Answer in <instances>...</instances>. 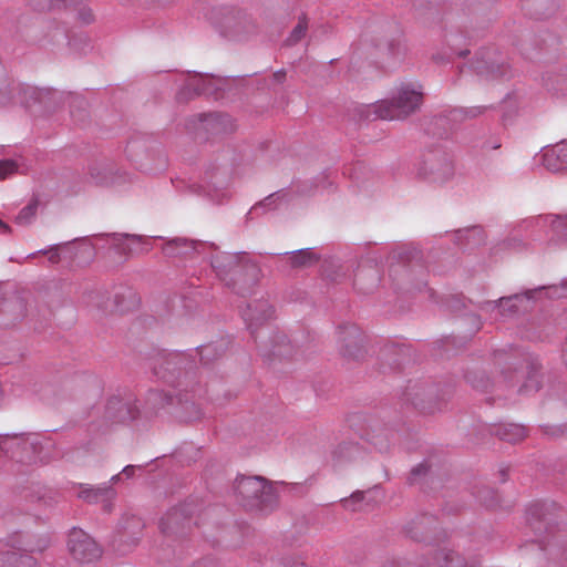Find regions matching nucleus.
Here are the masks:
<instances>
[{
	"label": "nucleus",
	"instance_id": "obj_45",
	"mask_svg": "<svg viewBox=\"0 0 567 567\" xmlns=\"http://www.w3.org/2000/svg\"><path fill=\"white\" fill-rule=\"evenodd\" d=\"M164 401L165 400V403H171L172 401V398L168 396L167 394H164L163 392L161 391H151L150 394H148V401L152 402V403H157V401Z\"/></svg>",
	"mask_w": 567,
	"mask_h": 567
},
{
	"label": "nucleus",
	"instance_id": "obj_56",
	"mask_svg": "<svg viewBox=\"0 0 567 567\" xmlns=\"http://www.w3.org/2000/svg\"><path fill=\"white\" fill-rule=\"evenodd\" d=\"M120 475H121V474L113 475V476L111 477V481H110V482H111V483H116V482H118V481H120Z\"/></svg>",
	"mask_w": 567,
	"mask_h": 567
},
{
	"label": "nucleus",
	"instance_id": "obj_59",
	"mask_svg": "<svg viewBox=\"0 0 567 567\" xmlns=\"http://www.w3.org/2000/svg\"><path fill=\"white\" fill-rule=\"evenodd\" d=\"M499 146H501L499 144H494V145H492L491 147H492V148H494V150H496V148H498Z\"/></svg>",
	"mask_w": 567,
	"mask_h": 567
},
{
	"label": "nucleus",
	"instance_id": "obj_16",
	"mask_svg": "<svg viewBox=\"0 0 567 567\" xmlns=\"http://www.w3.org/2000/svg\"><path fill=\"white\" fill-rule=\"evenodd\" d=\"M218 89V81L215 78L194 74L187 79L185 86L179 92V96L192 99L200 94L210 95L214 94Z\"/></svg>",
	"mask_w": 567,
	"mask_h": 567
},
{
	"label": "nucleus",
	"instance_id": "obj_3",
	"mask_svg": "<svg viewBox=\"0 0 567 567\" xmlns=\"http://www.w3.org/2000/svg\"><path fill=\"white\" fill-rule=\"evenodd\" d=\"M422 100L420 85L401 84L392 99L379 102L373 106V111L382 120H402L415 112Z\"/></svg>",
	"mask_w": 567,
	"mask_h": 567
},
{
	"label": "nucleus",
	"instance_id": "obj_27",
	"mask_svg": "<svg viewBox=\"0 0 567 567\" xmlns=\"http://www.w3.org/2000/svg\"><path fill=\"white\" fill-rule=\"evenodd\" d=\"M223 346L217 343H208L197 347L195 354L199 357V361L207 365L223 354Z\"/></svg>",
	"mask_w": 567,
	"mask_h": 567
},
{
	"label": "nucleus",
	"instance_id": "obj_51",
	"mask_svg": "<svg viewBox=\"0 0 567 567\" xmlns=\"http://www.w3.org/2000/svg\"><path fill=\"white\" fill-rule=\"evenodd\" d=\"M68 99L70 100L71 104L78 103L81 106L85 104V101L82 97H80L78 95H73L71 93L68 94Z\"/></svg>",
	"mask_w": 567,
	"mask_h": 567
},
{
	"label": "nucleus",
	"instance_id": "obj_18",
	"mask_svg": "<svg viewBox=\"0 0 567 567\" xmlns=\"http://www.w3.org/2000/svg\"><path fill=\"white\" fill-rule=\"evenodd\" d=\"M379 282L380 271L375 266H360L354 274V288L362 293L373 291L379 286Z\"/></svg>",
	"mask_w": 567,
	"mask_h": 567
},
{
	"label": "nucleus",
	"instance_id": "obj_61",
	"mask_svg": "<svg viewBox=\"0 0 567 567\" xmlns=\"http://www.w3.org/2000/svg\"><path fill=\"white\" fill-rule=\"evenodd\" d=\"M287 338L285 336L281 337V341L285 342Z\"/></svg>",
	"mask_w": 567,
	"mask_h": 567
},
{
	"label": "nucleus",
	"instance_id": "obj_25",
	"mask_svg": "<svg viewBox=\"0 0 567 567\" xmlns=\"http://www.w3.org/2000/svg\"><path fill=\"white\" fill-rule=\"evenodd\" d=\"M435 566L437 567H475V566H466L464 559L451 550L442 549L440 550L434 558Z\"/></svg>",
	"mask_w": 567,
	"mask_h": 567
},
{
	"label": "nucleus",
	"instance_id": "obj_39",
	"mask_svg": "<svg viewBox=\"0 0 567 567\" xmlns=\"http://www.w3.org/2000/svg\"><path fill=\"white\" fill-rule=\"evenodd\" d=\"M37 10H50L58 7L60 3L65 6L72 4L75 0H29Z\"/></svg>",
	"mask_w": 567,
	"mask_h": 567
},
{
	"label": "nucleus",
	"instance_id": "obj_43",
	"mask_svg": "<svg viewBox=\"0 0 567 567\" xmlns=\"http://www.w3.org/2000/svg\"><path fill=\"white\" fill-rule=\"evenodd\" d=\"M32 434H24L23 435V443L22 444V447L20 449V452H16V451H12V458L16 460L17 462H20V463H27V460H23L22 457L23 456H27L28 454H30V452H33L30 447H27V442H29V437L31 436Z\"/></svg>",
	"mask_w": 567,
	"mask_h": 567
},
{
	"label": "nucleus",
	"instance_id": "obj_20",
	"mask_svg": "<svg viewBox=\"0 0 567 567\" xmlns=\"http://www.w3.org/2000/svg\"><path fill=\"white\" fill-rule=\"evenodd\" d=\"M244 254L220 252L212 258V267L216 275L226 280L227 276L239 267L240 259Z\"/></svg>",
	"mask_w": 567,
	"mask_h": 567
},
{
	"label": "nucleus",
	"instance_id": "obj_7",
	"mask_svg": "<svg viewBox=\"0 0 567 567\" xmlns=\"http://www.w3.org/2000/svg\"><path fill=\"white\" fill-rule=\"evenodd\" d=\"M471 68L477 75L487 80L504 78L511 73V68L505 62L504 55L492 49L480 52L472 62Z\"/></svg>",
	"mask_w": 567,
	"mask_h": 567
},
{
	"label": "nucleus",
	"instance_id": "obj_33",
	"mask_svg": "<svg viewBox=\"0 0 567 567\" xmlns=\"http://www.w3.org/2000/svg\"><path fill=\"white\" fill-rule=\"evenodd\" d=\"M40 202L38 198L31 199V202L24 206L19 214L16 217V221L19 225H29L33 221L38 208H39Z\"/></svg>",
	"mask_w": 567,
	"mask_h": 567
},
{
	"label": "nucleus",
	"instance_id": "obj_19",
	"mask_svg": "<svg viewBox=\"0 0 567 567\" xmlns=\"http://www.w3.org/2000/svg\"><path fill=\"white\" fill-rule=\"evenodd\" d=\"M538 226L548 228L551 240H567V215H546L536 218Z\"/></svg>",
	"mask_w": 567,
	"mask_h": 567
},
{
	"label": "nucleus",
	"instance_id": "obj_58",
	"mask_svg": "<svg viewBox=\"0 0 567 567\" xmlns=\"http://www.w3.org/2000/svg\"><path fill=\"white\" fill-rule=\"evenodd\" d=\"M84 22L89 23L91 21V17L84 18Z\"/></svg>",
	"mask_w": 567,
	"mask_h": 567
},
{
	"label": "nucleus",
	"instance_id": "obj_4",
	"mask_svg": "<svg viewBox=\"0 0 567 567\" xmlns=\"http://www.w3.org/2000/svg\"><path fill=\"white\" fill-rule=\"evenodd\" d=\"M549 291V297L563 298L567 297V280H563L560 286L538 287L536 289H529L522 293H515L508 297H502L494 301H484L478 305V309L482 311H493L499 309L503 317L513 316L519 311V303L523 300L530 301L535 300L536 296L542 293L543 290Z\"/></svg>",
	"mask_w": 567,
	"mask_h": 567
},
{
	"label": "nucleus",
	"instance_id": "obj_31",
	"mask_svg": "<svg viewBox=\"0 0 567 567\" xmlns=\"http://www.w3.org/2000/svg\"><path fill=\"white\" fill-rule=\"evenodd\" d=\"M489 106H472V107H455L451 112L454 121H464L467 118H475L483 115Z\"/></svg>",
	"mask_w": 567,
	"mask_h": 567
},
{
	"label": "nucleus",
	"instance_id": "obj_57",
	"mask_svg": "<svg viewBox=\"0 0 567 567\" xmlns=\"http://www.w3.org/2000/svg\"><path fill=\"white\" fill-rule=\"evenodd\" d=\"M504 380H505L506 382H509V383H511V385H514V381H513V379H512V378L507 380V377H506V375H504Z\"/></svg>",
	"mask_w": 567,
	"mask_h": 567
},
{
	"label": "nucleus",
	"instance_id": "obj_28",
	"mask_svg": "<svg viewBox=\"0 0 567 567\" xmlns=\"http://www.w3.org/2000/svg\"><path fill=\"white\" fill-rule=\"evenodd\" d=\"M432 522L429 516H422L417 520L412 523V526L408 529L410 536L417 542H426L430 539L427 536V526Z\"/></svg>",
	"mask_w": 567,
	"mask_h": 567
},
{
	"label": "nucleus",
	"instance_id": "obj_23",
	"mask_svg": "<svg viewBox=\"0 0 567 567\" xmlns=\"http://www.w3.org/2000/svg\"><path fill=\"white\" fill-rule=\"evenodd\" d=\"M368 441L380 452H385L390 447L393 433L385 426L375 425L367 433Z\"/></svg>",
	"mask_w": 567,
	"mask_h": 567
},
{
	"label": "nucleus",
	"instance_id": "obj_37",
	"mask_svg": "<svg viewBox=\"0 0 567 567\" xmlns=\"http://www.w3.org/2000/svg\"><path fill=\"white\" fill-rule=\"evenodd\" d=\"M478 501L486 507H494L497 504V495L494 489L483 487L477 492Z\"/></svg>",
	"mask_w": 567,
	"mask_h": 567
},
{
	"label": "nucleus",
	"instance_id": "obj_44",
	"mask_svg": "<svg viewBox=\"0 0 567 567\" xmlns=\"http://www.w3.org/2000/svg\"><path fill=\"white\" fill-rule=\"evenodd\" d=\"M429 471V466L426 463H421L417 466L411 470V474L409 477L410 484H414L419 481L421 476H424Z\"/></svg>",
	"mask_w": 567,
	"mask_h": 567
},
{
	"label": "nucleus",
	"instance_id": "obj_49",
	"mask_svg": "<svg viewBox=\"0 0 567 567\" xmlns=\"http://www.w3.org/2000/svg\"><path fill=\"white\" fill-rule=\"evenodd\" d=\"M409 400H411V403L416 406V408H420L422 410L425 409V406L423 405V401L421 399H419V392L414 394V396H411L409 398Z\"/></svg>",
	"mask_w": 567,
	"mask_h": 567
},
{
	"label": "nucleus",
	"instance_id": "obj_42",
	"mask_svg": "<svg viewBox=\"0 0 567 567\" xmlns=\"http://www.w3.org/2000/svg\"><path fill=\"white\" fill-rule=\"evenodd\" d=\"M363 496L364 495L362 492L352 493L350 498L342 499L343 507L347 509L353 511V512L360 511L361 505H359V503H361V501L363 499Z\"/></svg>",
	"mask_w": 567,
	"mask_h": 567
},
{
	"label": "nucleus",
	"instance_id": "obj_14",
	"mask_svg": "<svg viewBox=\"0 0 567 567\" xmlns=\"http://www.w3.org/2000/svg\"><path fill=\"white\" fill-rule=\"evenodd\" d=\"M241 316L247 323V328L254 333L255 329L272 318L274 309L268 300H255L241 310Z\"/></svg>",
	"mask_w": 567,
	"mask_h": 567
},
{
	"label": "nucleus",
	"instance_id": "obj_2",
	"mask_svg": "<svg viewBox=\"0 0 567 567\" xmlns=\"http://www.w3.org/2000/svg\"><path fill=\"white\" fill-rule=\"evenodd\" d=\"M233 491L237 502L251 511L269 512L278 503L274 487L260 476H238Z\"/></svg>",
	"mask_w": 567,
	"mask_h": 567
},
{
	"label": "nucleus",
	"instance_id": "obj_40",
	"mask_svg": "<svg viewBox=\"0 0 567 567\" xmlns=\"http://www.w3.org/2000/svg\"><path fill=\"white\" fill-rule=\"evenodd\" d=\"M307 31V22L305 19H300L298 24L291 31L289 38L287 39L288 44L292 45L299 42L305 35Z\"/></svg>",
	"mask_w": 567,
	"mask_h": 567
},
{
	"label": "nucleus",
	"instance_id": "obj_8",
	"mask_svg": "<svg viewBox=\"0 0 567 567\" xmlns=\"http://www.w3.org/2000/svg\"><path fill=\"white\" fill-rule=\"evenodd\" d=\"M558 506L554 502H537L530 504L526 512L529 526L537 535L550 532L557 523Z\"/></svg>",
	"mask_w": 567,
	"mask_h": 567
},
{
	"label": "nucleus",
	"instance_id": "obj_41",
	"mask_svg": "<svg viewBox=\"0 0 567 567\" xmlns=\"http://www.w3.org/2000/svg\"><path fill=\"white\" fill-rule=\"evenodd\" d=\"M386 50L392 59L398 60L404 54L405 48L400 39H393L386 43Z\"/></svg>",
	"mask_w": 567,
	"mask_h": 567
},
{
	"label": "nucleus",
	"instance_id": "obj_26",
	"mask_svg": "<svg viewBox=\"0 0 567 567\" xmlns=\"http://www.w3.org/2000/svg\"><path fill=\"white\" fill-rule=\"evenodd\" d=\"M194 243L188 241L185 238H175L169 240L165 247H164V254L166 256L173 257V256H179V255H186L188 251L194 250Z\"/></svg>",
	"mask_w": 567,
	"mask_h": 567
},
{
	"label": "nucleus",
	"instance_id": "obj_1",
	"mask_svg": "<svg viewBox=\"0 0 567 567\" xmlns=\"http://www.w3.org/2000/svg\"><path fill=\"white\" fill-rule=\"evenodd\" d=\"M49 545L47 536L14 534L0 548V567H41L33 555L44 551Z\"/></svg>",
	"mask_w": 567,
	"mask_h": 567
},
{
	"label": "nucleus",
	"instance_id": "obj_46",
	"mask_svg": "<svg viewBox=\"0 0 567 567\" xmlns=\"http://www.w3.org/2000/svg\"><path fill=\"white\" fill-rule=\"evenodd\" d=\"M468 238L474 240V244H481L484 239V231L480 227H474L467 231Z\"/></svg>",
	"mask_w": 567,
	"mask_h": 567
},
{
	"label": "nucleus",
	"instance_id": "obj_54",
	"mask_svg": "<svg viewBox=\"0 0 567 567\" xmlns=\"http://www.w3.org/2000/svg\"><path fill=\"white\" fill-rule=\"evenodd\" d=\"M285 567H306L305 563L302 561H295L292 565H290L288 561H285Z\"/></svg>",
	"mask_w": 567,
	"mask_h": 567
},
{
	"label": "nucleus",
	"instance_id": "obj_13",
	"mask_svg": "<svg viewBox=\"0 0 567 567\" xmlns=\"http://www.w3.org/2000/svg\"><path fill=\"white\" fill-rule=\"evenodd\" d=\"M25 446L33 451L30 452V454L27 456L22 457L23 460H27L29 464L47 463L56 456L55 444L50 437L47 436H41L38 434L31 435Z\"/></svg>",
	"mask_w": 567,
	"mask_h": 567
},
{
	"label": "nucleus",
	"instance_id": "obj_53",
	"mask_svg": "<svg viewBox=\"0 0 567 567\" xmlns=\"http://www.w3.org/2000/svg\"><path fill=\"white\" fill-rule=\"evenodd\" d=\"M285 76H286V73H285L282 70L277 71V72L274 74L275 80H276L277 82H279V83L284 81Z\"/></svg>",
	"mask_w": 567,
	"mask_h": 567
},
{
	"label": "nucleus",
	"instance_id": "obj_34",
	"mask_svg": "<svg viewBox=\"0 0 567 567\" xmlns=\"http://www.w3.org/2000/svg\"><path fill=\"white\" fill-rule=\"evenodd\" d=\"M90 176L99 185H106L114 182V178L110 176V169L104 166H92L90 168Z\"/></svg>",
	"mask_w": 567,
	"mask_h": 567
},
{
	"label": "nucleus",
	"instance_id": "obj_6",
	"mask_svg": "<svg viewBox=\"0 0 567 567\" xmlns=\"http://www.w3.org/2000/svg\"><path fill=\"white\" fill-rule=\"evenodd\" d=\"M68 549L80 563H92L102 555L99 544L83 529L73 527L69 533Z\"/></svg>",
	"mask_w": 567,
	"mask_h": 567
},
{
	"label": "nucleus",
	"instance_id": "obj_55",
	"mask_svg": "<svg viewBox=\"0 0 567 567\" xmlns=\"http://www.w3.org/2000/svg\"><path fill=\"white\" fill-rule=\"evenodd\" d=\"M563 360H564L565 364L567 365V338H566V341H565L564 348H563Z\"/></svg>",
	"mask_w": 567,
	"mask_h": 567
},
{
	"label": "nucleus",
	"instance_id": "obj_17",
	"mask_svg": "<svg viewBox=\"0 0 567 567\" xmlns=\"http://www.w3.org/2000/svg\"><path fill=\"white\" fill-rule=\"evenodd\" d=\"M542 164L549 172L567 169V140L545 147L542 153Z\"/></svg>",
	"mask_w": 567,
	"mask_h": 567
},
{
	"label": "nucleus",
	"instance_id": "obj_52",
	"mask_svg": "<svg viewBox=\"0 0 567 567\" xmlns=\"http://www.w3.org/2000/svg\"><path fill=\"white\" fill-rule=\"evenodd\" d=\"M0 230L3 234H9L11 231V227L0 219Z\"/></svg>",
	"mask_w": 567,
	"mask_h": 567
},
{
	"label": "nucleus",
	"instance_id": "obj_21",
	"mask_svg": "<svg viewBox=\"0 0 567 567\" xmlns=\"http://www.w3.org/2000/svg\"><path fill=\"white\" fill-rule=\"evenodd\" d=\"M292 195L289 190L281 189L268 195L265 199L256 204L249 214H261L279 208L284 204H289Z\"/></svg>",
	"mask_w": 567,
	"mask_h": 567
},
{
	"label": "nucleus",
	"instance_id": "obj_63",
	"mask_svg": "<svg viewBox=\"0 0 567 567\" xmlns=\"http://www.w3.org/2000/svg\"><path fill=\"white\" fill-rule=\"evenodd\" d=\"M466 52L462 51L458 53L460 56L464 55Z\"/></svg>",
	"mask_w": 567,
	"mask_h": 567
},
{
	"label": "nucleus",
	"instance_id": "obj_60",
	"mask_svg": "<svg viewBox=\"0 0 567 567\" xmlns=\"http://www.w3.org/2000/svg\"><path fill=\"white\" fill-rule=\"evenodd\" d=\"M520 377H522V375H520V374L518 375V372H515V378H516V379H518V378H520Z\"/></svg>",
	"mask_w": 567,
	"mask_h": 567
},
{
	"label": "nucleus",
	"instance_id": "obj_22",
	"mask_svg": "<svg viewBox=\"0 0 567 567\" xmlns=\"http://www.w3.org/2000/svg\"><path fill=\"white\" fill-rule=\"evenodd\" d=\"M525 369L527 370L526 381L519 386L518 392L527 394L529 392H536L540 388V381L538 378L539 364L536 359H526Z\"/></svg>",
	"mask_w": 567,
	"mask_h": 567
},
{
	"label": "nucleus",
	"instance_id": "obj_29",
	"mask_svg": "<svg viewBox=\"0 0 567 567\" xmlns=\"http://www.w3.org/2000/svg\"><path fill=\"white\" fill-rule=\"evenodd\" d=\"M318 260V257L310 248L299 249L291 252L290 264L293 268L307 267Z\"/></svg>",
	"mask_w": 567,
	"mask_h": 567
},
{
	"label": "nucleus",
	"instance_id": "obj_62",
	"mask_svg": "<svg viewBox=\"0 0 567 567\" xmlns=\"http://www.w3.org/2000/svg\"><path fill=\"white\" fill-rule=\"evenodd\" d=\"M172 358H177L179 354H169Z\"/></svg>",
	"mask_w": 567,
	"mask_h": 567
},
{
	"label": "nucleus",
	"instance_id": "obj_24",
	"mask_svg": "<svg viewBox=\"0 0 567 567\" xmlns=\"http://www.w3.org/2000/svg\"><path fill=\"white\" fill-rule=\"evenodd\" d=\"M526 429L520 424L515 423H506L502 424L496 430V435L503 440L511 443H517L525 439Z\"/></svg>",
	"mask_w": 567,
	"mask_h": 567
},
{
	"label": "nucleus",
	"instance_id": "obj_35",
	"mask_svg": "<svg viewBox=\"0 0 567 567\" xmlns=\"http://www.w3.org/2000/svg\"><path fill=\"white\" fill-rule=\"evenodd\" d=\"M548 3V0H523V8L528 10L535 18L546 17L547 13L542 11Z\"/></svg>",
	"mask_w": 567,
	"mask_h": 567
},
{
	"label": "nucleus",
	"instance_id": "obj_38",
	"mask_svg": "<svg viewBox=\"0 0 567 567\" xmlns=\"http://www.w3.org/2000/svg\"><path fill=\"white\" fill-rule=\"evenodd\" d=\"M19 163L16 159H0V179H4L19 172Z\"/></svg>",
	"mask_w": 567,
	"mask_h": 567
},
{
	"label": "nucleus",
	"instance_id": "obj_48",
	"mask_svg": "<svg viewBox=\"0 0 567 567\" xmlns=\"http://www.w3.org/2000/svg\"><path fill=\"white\" fill-rule=\"evenodd\" d=\"M137 468H142V466H140V465H138V466H137V465H126V466L122 470V473H121V474L125 475V477H126V478H131V477L134 475V473H135V471H136Z\"/></svg>",
	"mask_w": 567,
	"mask_h": 567
},
{
	"label": "nucleus",
	"instance_id": "obj_36",
	"mask_svg": "<svg viewBox=\"0 0 567 567\" xmlns=\"http://www.w3.org/2000/svg\"><path fill=\"white\" fill-rule=\"evenodd\" d=\"M181 514L178 509H173L168 512L159 522V527L164 534H169L174 532L172 524L178 522Z\"/></svg>",
	"mask_w": 567,
	"mask_h": 567
},
{
	"label": "nucleus",
	"instance_id": "obj_9",
	"mask_svg": "<svg viewBox=\"0 0 567 567\" xmlns=\"http://www.w3.org/2000/svg\"><path fill=\"white\" fill-rule=\"evenodd\" d=\"M106 238L110 248L115 251V254L120 256H130L132 254L137 252H146L148 251V247H144L145 239L138 235H128V234H105L102 235Z\"/></svg>",
	"mask_w": 567,
	"mask_h": 567
},
{
	"label": "nucleus",
	"instance_id": "obj_32",
	"mask_svg": "<svg viewBox=\"0 0 567 567\" xmlns=\"http://www.w3.org/2000/svg\"><path fill=\"white\" fill-rule=\"evenodd\" d=\"M360 454V447L354 443L340 444L333 452L337 462L353 461Z\"/></svg>",
	"mask_w": 567,
	"mask_h": 567
},
{
	"label": "nucleus",
	"instance_id": "obj_11",
	"mask_svg": "<svg viewBox=\"0 0 567 567\" xmlns=\"http://www.w3.org/2000/svg\"><path fill=\"white\" fill-rule=\"evenodd\" d=\"M235 128V122L228 114L208 113L198 116L197 130L204 131L208 135H224L234 132Z\"/></svg>",
	"mask_w": 567,
	"mask_h": 567
},
{
	"label": "nucleus",
	"instance_id": "obj_30",
	"mask_svg": "<svg viewBox=\"0 0 567 567\" xmlns=\"http://www.w3.org/2000/svg\"><path fill=\"white\" fill-rule=\"evenodd\" d=\"M24 434H7L0 437V451L12 458V451L20 452Z\"/></svg>",
	"mask_w": 567,
	"mask_h": 567
},
{
	"label": "nucleus",
	"instance_id": "obj_50",
	"mask_svg": "<svg viewBox=\"0 0 567 567\" xmlns=\"http://www.w3.org/2000/svg\"><path fill=\"white\" fill-rule=\"evenodd\" d=\"M272 353L276 357H288V355H290V353L288 351L284 350L281 346H275Z\"/></svg>",
	"mask_w": 567,
	"mask_h": 567
},
{
	"label": "nucleus",
	"instance_id": "obj_47",
	"mask_svg": "<svg viewBox=\"0 0 567 567\" xmlns=\"http://www.w3.org/2000/svg\"><path fill=\"white\" fill-rule=\"evenodd\" d=\"M38 252L39 254H50L49 260L51 262H58L60 260V254L58 251V246H52L49 249H41Z\"/></svg>",
	"mask_w": 567,
	"mask_h": 567
},
{
	"label": "nucleus",
	"instance_id": "obj_5",
	"mask_svg": "<svg viewBox=\"0 0 567 567\" xmlns=\"http://www.w3.org/2000/svg\"><path fill=\"white\" fill-rule=\"evenodd\" d=\"M419 174L433 183H445L454 175L453 161L442 150L431 151L424 155Z\"/></svg>",
	"mask_w": 567,
	"mask_h": 567
},
{
	"label": "nucleus",
	"instance_id": "obj_10",
	"mask_svg": "<svg viewBox=\"0 0 567 567\" xmlns=\"http://www.w3.org/2000/svg\"><path fill=\"white\" fill-rule=\"evenodd\" d=\"M340 352L344 358L359 359L362 357V339L359 328L354 324L341 326L338 330Z\"/></svg>",
	"mask_w": 567,
	"mask_h": 567
},
{
	"label": "nucleus",
	"instance_id": "obj_12",
	"mask_svg": "<svg viewBox=\"0 0 567 567\" xmlns=\"http://www.w3.org/2000/svg\"><path fill=\"white\" fill-rule=\"evenodd\" d=\"M78 497L89 504L102 503L105 511L111 509V503L116 496L115 489L107 483L99 486L79 484Z\"/></svg>",
	"mask_w": 567,
	"mask_h": 567
},
{
	"label": "nucleus",
	"instance_id": "obj_15",
	"mask_svg": "<svg viewBox=\"0 0 567 567\" xmlns=\"http://www.w3.org/2000/svg\"><path fill=\"white\" fill-rule=\"evenodd\" d=\"M137 415V408L118 396H112L105 405L104 417L112 423L133 421Z\"/></svg>",
	"mask_w": 567,
	"mask_h": 567
}]
</instances>
